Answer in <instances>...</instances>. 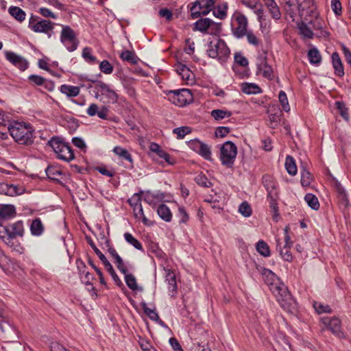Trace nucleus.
Listing matches in <instances>:
<instances>
[{
  "label": "nucleus",
  "instance_id": "nucleus-1",
  "mask_svg": "<svg viewBox=\"0 0 351 351\" xmlns=\"http://www.w3.org/2000/svg\"><path fill=\"white\" fill-rule=\"evenodd\" d=\"M257 269L262 275L265 282L269 285L271 291L276 298L280 306L288 312H292L295 310L297 307L296 302L291 297L287 287L283 284L278 285L274 282L276 279V274L271 270L261 267H257Z\"/></svg>",
  "mask_w": 351,
  "mask_h": 351
},
{
  "label": "nucleus",
  "instance_id": "nucleus-2",
  "mask_svg": "<svg viewBox=\"0 0 351 351\" xmlns=\"http://www.w3.org/2000/svg\"><path fill=\"white\" fill-rule=\"evenodd\" d=\"M10 135L16 142L21 145H30L34 142V129L29 123L12 121L8 125Z\"/></svg>",
  "mask_w": 351,
  "mask_h": 351
},
{
  "label": "nucleus",
  "instance_id": "nucleus-3",
  "mask_svg": "<svg viewBox=\"0 0 351 351\" xmlns=\"http://www.w3.org/2000/svg\"><path fill=\"white\" fill-rule=\"evenodd\" d=\"M57 157L64 161L69 162L74 159L75 155L71 147L58 137L51 138L47 143Z\"/></svg>",
  "mask_w": 351,
  "mask_h": 351
},
{
  "label": "nucleus",
  "instance_id": "nucleus-4",
  "mask_svg": "<svg viewBox=\"0 0 351 351\" xmlns=\"http://www.w3.org/2000/svg\"><path fill=\"white\" fill-rule=\"evenodd\" d=\"M207 53L209 57L225 62L230 56V49L224 40L215 38L209 43Z\"/></svg>",
  "mask_w": 351,
  "mask_h": 351
},
{
  "label": "nucleus",
  "instance_id": "nucleus-5",
  "mask_svg": "<svg viewBox=\"0 0 351 351\" xmlns=\"http://www.w3.org/2000/svg\"><path fill=\"white\" fill-rule=\"evenodd\" d=\"M28 27L36 33H43L51 36L54 23L50 21L43 19L38 16L32 15L29 19Z\"/></svg>",
  "mask_w": 351,
  "mask_h": 351
},
{
  "label": "nucleus",
  "instance_id": "nucleus-6",
  "mask_svg": "<svg viewBox=\"0 0 351 351\" xmlns=\"http://www.w3.org/2000/svg\"><path fill=\"white\" fill-rule=\"evenodd\" d=\"M237 154L236 145L231 141H226L223 144L220 150V160L221 163L228 167H231Z\"/></svg>",
  "mask_w": 351,
  "mask_h": 351
},
{
  "label": "nucleus",
  "instance_id": "nucleus-7",
  "mask_svg": "<svg viewBox=\"0 0 351 351\" xmlns=\"http://www.w3.org/2000/svg\"><path fill=\"white\" fill-rule=\"evenodd\" d=\"M216 0H198L191 8V15L195 19L201 15H206L214 8Z\"/></svg>",
  "mask_w": 351,
  "mask_h": 351
},
{
  "label": "nucleus",
  "instance_id": "nucleus-8",
  "mask_svg": "<svg viewBox=\"0 0 351 351\" xmlns=\"http://www.w3.org/2000/svg\"><path fill=\"white\" fill-rule=\"evenodd\" d=\"M61 42L64 44L69 51H75L78 45L75 34L69 26H64L61 32Z\"/></svg>",
  "mask_w": 351,
  "mask_h": 351
},
{
  "label": "nucleus",
  "instance_id": "nucleus-9",
  "mask_svg": "<svg viewBox=\"0 0 351 351\" xmlns=\"http://www.w3.org/2000/svg\"><path fill=\"white\" fill-rule=\"evenodd\" d=\"M324 325L323 330H328L338 338L344 337L341 330V321L338 317H324L321 319Z\"/></svg>",
  "mask_w": 351,
  "mask_h": 351
},
{
  "label": "nucleus",
  "instance_id": "nucleus-10",
  "mask_svg": "<svg viewBox=\"0 0 351 351\" xmlns=\"http://www.w3.org/2000/svg\"><path fill=\"white\" fill-rule=\"evenodd\" d=\"M256 66L257 75H261L263 77L268 80H271L273 78V69L267 62V53L265 51H263V53L258 56Z\"/></svg>",
  "mask_w": 351,
  "mask_h": 351
},
{
  "label": "nucleus",
  "instance_id": "nucleus-11",
  "mask_svg": "<svg viewBox=\"0 0 351 351\" xmlns=\"http://www.w3.org/2000/svg\"><path fill=\"white\" fill-rule=\"evenodd\" d=\"M170 100L176 106H183L193 100V95L190 90L181 89L171 91Z\"/></svg>",
  "mask_w": 351,
  "mask_h": 351
},
{
  "label": "nucleus",
  "instance_id": "nucleus-12",
  "mask_svg": "<svg viewBox=\"0 0 351 351\" xmlns=\"http://www.w3.org/2000/svg\"><path fill=\"white\" fill-rule=\"evenodd\" d=\"M6 59L21 71H25L28 66V62L22 56L12 51L5 52Z\"/></svg>",
  "mask_w": 351,
  "mask_h": 351
},
{
  "label": "nucleus",
  "instance_id": "nucleus-13",
  "mask_svg": "<svg viewBox=\"0 0 351 351\" xmlns=\"http://www.w3.org/2000/svg\"><path fill=\"white\" fill-rule=\"evenodd\" d=\"M267 189L268 194L267 199L269 200V207L271 211L274 213V217L278 215V204L276 202L277 198V192L276 191V184L271 183L270 186L267 184H265Z\"/></svg>",
  "mask_w": 351,
  "mask_h": 351
},
{
  "label": "nucleus",
  "instance_id": "nucleus-14",
  "mask_svg": "<svg viewBox=\"0 0 351 351\" xmlns=\"http://www.w3.org/2000/svg\"><path fill=\"white\" fill-rule=\"evenodd\" d=\"M106 243L108 247V252L111 255V256L114 259V263L116 264L119 270L121 273H125V265L122 258L118 254L116 250L110 245V242L108 240L106 239Z\"/></svg>",
  "mask_w": 351,
  "mask_h": 351
},
{
  "label": "nucleus",
  "instance_id": "nucleus-15",
  "mask_svg": "<svg viewBox=\"0 0 351 351\" xmlns=\"http://www.w3.org/2000/svg\"><path fill=\"white\" fill-rule=\"evenodd\" d=\"M7 228L9 229V235L11 236L12 240L18 236L22 237L23 235L24 228L21 221L9 224Z\"/></svg>",
  "mask_w": 351,
  "mask_h": 351
},
{
  "label": "nucleus",
  "instance_id": "nucleus-16",
  "mask_svg": "<svg viewBox=\"0 0 351 351\" xmlns=\"http://www.w3.org/2000/svg\"><path fill=\"white\" fill-rule=\"evenodd\" d=\"M176 71L183 80L187 82L193 81L194 79L193 72L183 64L179 63L176 65Z\"/></svg>",
  "mask_w": 351,
  "mask_h": 351
},
{
  "label": "nucleus",
  "instance_id": "nucleus-17",
  "mask_svg": "<svg viewBox=\"0 0 351 351\" xmlns=\"http://www.w3.org/2000/svg\"><path fill=\"white\" fill-rule=\"evenodd\" d=\"M277 250L279 251L281 257L284 261L291 262L293 260V256L290 252L291 246L282 245V242L277 239Z\"/></svg>",
  "mask_w": 351,
  "mask_h": 351
},
{
  "label": "nucleus",
  "instance_id": "nucleus-18",
  "mask_svg": "<svg viewBox=\"0 0 351 351\" xmlns=\"http://www.w3.org/2000/svg\"><path fill=\"white\" fill-rule=\"evenodd\" d=\"M194 144L199 154H200L206 160H212L210 148L208 145L200 141H196L194 143Z\"/></svg>",
  "mask_w": 351,
  "mask_h": 351
},
{
  "label": "nucleus",
  "instance_id": "nucleus-19",
  "mask_svg": "<svg viewBox=\"0 0 351 351\" xmlns=\"http://www.w3.org/2000/svg\"><path fill=\"white\" fill-rule=\"evenodd\" d=\"M332 66L335 71V74L339 77L344 75L343 66L337 52H334L332 54Z\"/></svg>",
  "mask_w": 351,
  "mask_h": 351
},
{
  "label": "nucleus",
  "instance_id": "nucleus-20",
  "mask_svg": "<svg viewBox=\"0 0 351 351\" xmlns=\"http://www.w3.org/2000/svg\"><path fill=\"white\" fill-rule=\"evenodd\" d=\"M16 214L15 207L13 205L6 204L0 206V220L8 219Z\"/></svg>",
  "mask_w": 351,
  "mask_h": 351
},
{
  "label": "nucleus",
  "instance_id": "nucleus-21",
  "mask_svg": "<svg viewBox=\"0 0 351 351\" xmlns=\"http://www.w3.org/2000/svg\"><path fill=\"white\" fill-rule=\"evenodd\" d=\"M149 149L151 152L156 153L160 158L164 159L169 164L173 163L170 160V156L166 152L162 150L157 143H152L149 146Z\"/></svg>",
  "mask_w": 351,
  "mask_h": 351
},
{
  "label": "nucleus",
  "instance_id": "nucleus-22",
  "mask_svg": "<svg viewBox=\"0 0 351 351\" xmlns=\"http://www.w3.org/2000/svg\"><path fill=\"white\" fill-rule=\"evenodd\" d=\"M265 3L268 8L272 18L275 20H279L281 18V13L275 1L267 0Z\"/></svg>",
  "mask_w": 351,
  "mask_h": 351
},
{
  "label": "nucleus",
  "instance_id": "nucleus-23",
  "mask_svg": "<svg viewBox=\"0 0 351 351\" xmlns=\"http://www.w3.org/2000/svg\"><path fill=\"white\" fill-rule=\"evenodd\" d=\"M31 233L34 236H40L44 232V226L39 218L32 221L30 225Z\"/></svg>",
  "mask_w": 351,
  "mask_h": 351
},
{
  "label": "nucleus",
  "instance_id": "nucleus-24",
  "mask_svg": "<svg viewBox=\"0 0 351 351\" xmlns=\"http://www.w3.org/2000/svg\"><path fill=\"white\" fill-rule=\"evenodd\" d=\"M157 213L159 215V217L165 221L169 222L171 220V213L168 206L164 204H160L158 207Z\"/></svg>",
  "mask_w": 351,
  "mask_h": 351
},
{
  "label": "nucleus",
  "instance_id": "nucleus-25",
  "mask_svg": "<svg viewBox=\"0 0 351 351\" xmlns=\"http://www.w3.org/2000/svg\"><path fill=\"white\" fill-rule=\"evenodd\" d=\"M134 214L136 218H141L143 223L146 226L153 225V222L150 221L144 215L142 205L136 203L134 207Z\"/></svg>",
  "mask_w": 351,
  "mask_h": 351
},
{
  "label": "nucleus",
  "instance_id": "nucleus-26",
  "mask_svg": "<svg viewBox=\"0 0 351 351\" xmlns=\"http://www.w3.org/2000/svg\"><path fill=\"white\" fill-rule=\"evenodd\" d=\"M60 92L67 97H76L80 93V88L78 86L63 84L60 86Z\"/></svg>",
  "mask_w": 351,
  "mask_h": 351
},
{
  "label": "nucleus",
  "instance_id": "nucleus-27",
  "mask_svg": "<svg viewBox=\"0 0 351 351\" xmlns=\"http://www.w3.org/2000/svg\"><path fill=\"white\" fill-rule=\"evenodd\" d=\"M46 175L48 178L53 180H58V178L62 175V171L57 166L49 165L45 169Z\"/></svg>",
  "mask_w": 351,
  "mask_h": 351
},
{
  "label": "nucleus",
  "instance_id": "nucleus-28",
  "mask_svg": "<svg viewBox=\"0 0 351 351\" xmlns=\"http://www.w3.org/2000/svg\"><path fill=\"white\" fill-rule=\"evenodd\" d=\"M210 23L211 19L208 18L201 19L194 23V29L207 33Z\"/></svg>",
  "mask_w": 351,
  "mask_h": 351
},
{
  "label": "nucleus",
  "instance_id": "nucleus-29",
  "mask_svg": "<svg viewBox=\"0 0 351 351\" xmlns=\"http://www.w3.org/2000/svg\"><path fill=\"white\" fill-rule=\"evenodd\" d=\"M10 14L19 22H23L25 19V12L20 8L12 6L9 8Z\"/></svg>",
  "mask_w": 351,
  "mask_h": 351
},
{
  "label": "nucleus",
  "instance_id": "nucleus-30",
  "mask_svg": "<svg viewBox=\"0 0 351 351\" xmlns=\"http://www.w3.org/2000/svg\"><path fill=\"white\" fill-rule=\"evenodd\" d=\"M241 89L246 94H256L261 92V88L253 83H243L241 84Z\"/></svg>",
  "mask_w": 351,
  "mask_h": 351
},
{
  "label": "nucleus",
  "instance_id": "nucleus-31",
  "mask_svg": "<svg viewBox=\"0 0 351 351\" xmlns=\"http://www.w3.org/2000/svg\"><path fill=\"white\" fill-rule=\"evenodd\" d=\"M125 275V281L127 286L132 290L136 291L138 289V285L135 276L132 274L128 273L127 267H125V273H123Z\"/></svg>",
  "mask_w": 351,
  "mask_h": 351
},
{
  "label": "nucleus",
  "instance_id": "nucleus-32",
  "mask_svg": "<svg viewBox=\"0 0 351 351\" xmlns=\"http://www.w3.org/2000/svg\"><path fill=\"white\" fill-rule=\"evenodd\" d=\"M285 168L289 174L295 176L297 173V167L293 157L288 156L285 160Z\"/></svg>",
  "mask_w": 351,
  "mask_h": 351
},
{
  "label": "nucleus",
  "instance_id": "nucleus-33",
  "mask_svg": "<svg viewBox=\"0 0 351 351\" xmlns=\"http://www.w3.org/2000/svg\"><path fill=\"white\" fill-rule=\"evenodd\" d=\"M120 58L123 61H127L131 64H136L138 62V58L133 51L125 50L121 53Z\"/></svg>",
  "mask_w": 351,
  "mask_h": 351
},
{
  "label": "nucleus",
  "instance_id": "nucleus-34",
  "mask_svg": "<svg viewBox=\"0 0 351 351\" xmlns=\"http://www.w3.org/2000/svg\"><path fill=\"white\" fill-rule=\"evenodd\" d=\"M113 152L117 155L118 156L125 159L129 161L130 163H132L133 160L131 154L128 152V151L120 146H116L113 149Z\"/></svg>",
  "mask_w": 351,
  "mask_h": 351
},
{
  "label": "nucleus",
  "instance_id": "nucleus-35",
  "mask_svg": "<svg viewBox=\"0 0 351 351\" xmlns=\"http://www.w3.org/2000/svg\"><path fill=\"white\" fill-rule=\"evenodd\" d=\"M141 306L144 313L153 321L159 322L162 323V322L160 319L158 314L156 313L155 309H151L148 308L147 304L145 302H143L141 304Z\"/></svg>",
  "mask_w": 351,
  "mask_h": 351
},
{
  "label": "nucleus",
  "instance_id": "nucleus-36",
  "mask_svg": "<svg viewBox=\"0 0 351 351\" xmlns=\"http://www.w3.org/2000/svg\"><path fill=\"white\" fill-rule=\"evenodd\" d=\"M308 57L311 64H318L321 62L322 56L319 51L316 48L311 49L308 51Z\"/></svg>",
  "mask_w": 351,
  "mask_h": 351
},
{
  "label": "nucleus",
  "instance_id": "nucleus-37",
  "mask_svg": "<svg viewBox=\"0 0 351 351\" xmlns=\"http://www.w3.org/2000/svg\"><path fill=\"white\" fill-rule=\"evenodd\" d=\"M300 34L304 38H313L314 34L308 25L304 23H301L298 25Z\"/></svg>",
  "mask_w": 351,
  "mask_h": 351
},
{
  "label": "nucleus",
  "instance_id": "nucleus-38",
  "mask_svg": "<svg viewBox=\"0 0 351 351\" xmlns=\"http://www.w3.org/2000/svg\"><path fill=\"white\" fill-rule=\"evenodd\" d=\"M304 200L312 209L315 210L319 209V203L315 195L311 193H308L305 195Z\"/></svg>",
  "mask_w": 351,
  "mask_h": 351
},
{
  "label": "nucleus",
  "instance_id": "nucleus-39",
  "mask_svg": "<svg viewBox=\"0 0 351 351\" xmlns=\"http://www.w3.org/2000/svg\"><path fill=\"white\" fill-rule=\"evenodd\" d=\"M166 281L169 285V291H174L177 289V284L175 274L170 269L166 270Z\"/></svg>",
  "mask_w": 351,
  "mask_h": 351
},
{
  "label": "nucleus",
  "instance_id": "nucleus-40",
  "mask_svg": "<svg viewBox=\"0 0 351 351\" xmlns=\"http://www.w3.org/2000/svg\"><path fill=\"white\" fill-rule=\"evenodd\" d=\"M88 243L94 250L95 254L98 256L101 261L103 263L105 268L109 267L111 265L110 263L107 260L106 256L102 254V252L96 247L95 244L93 243L92 240L88 241Z\"/></svg>",
  "mask_w": 351,
  "mask_h": 351
},
{
  "label": "nucleus",
  "instance_id": "nucleus-41",
  "mask_svg": "<svg viewBox=\"0 0 351 351\" xmlns=\"http://www.w3.org/2000/svg\"><path fill=\"white\" fill-rule=\"evenodd\" d=\"M228 9V5L226 3H221L217 6V8H213L212 10L213 11V14L215 16L223 19H224L227 14L226 10Z\"/></svg>",
  "mask_w": 351,
  "mask_h": 351
},
{
  "label": "nucleus",
  "instance_id": "nucleus-42",
  "mask_svg": "<svg viewBox=\"0 0 351 351\" xmlns=\"http://www.w3.org/2000/svg\"><path fill=\"white\" fill-rule=\"evenodd\" d=\"M257 252L265 257L269 256L270 250L268 245L264 241H259L256 246Z\"/></svg>",
  "mask_w": 351,
  "mask_h": 351
},
{
  "label": "nucleus",
  "instance_id": "nucleus-43",
  "mask_svg": "<svg viewBox=\"0 0 351 351\" xmlns=\"http://www.w3.org/2000/svg\"><path fill=\"white\" fill-rule=\"evenodd\" d=\"M0 239L9 246L14 245L11 236L9 235V229H8L7 226L2 227L0 230Z\"/></svg>",
  "mask_w": 351,
  "mask_h": 351
},
{
  "label": "nucleus",
  "instance_id": "nucleus-44",
  "mask_svg": "<svg viewBox=\"0 0 351 351\" xmlns=\"http://www.w3.org/2000/svg\"><path fill=\"white\" fill-rule=\"evenodd\" d=\"M195 182L202 187L210 188L213 186L211 182H210L207 177L202 174H198L195 178Z\"/></svg>",
  "mask_w": 351,
  "mask_h": 351
},
{
  "label": "nucleus",
  "instance_id": "nucleus-45",
  "mask_svg": "<svg viewBox=\"0 0 351 351\" xmlns=\"http://www.w3.org/2000/svg\"><path fill=\"white\" fill-rule=\"evenodd\" d=\"M211 116L215 120L219 121L226 117H230L231 116V112L227 110L216 109L211 111Z\"/></svg>",
  "mask_w": 351,
  "mask_h": 351
},
{
  "label": "nucleus",
  "instance_id": "nucleus-46",
  "mask_svg": "<svg viewBox=\"0 0 351 351\" xmlns=\"http://www.w3.org/2000/svg\"><path fill=\"white\" fill-rule=\"evenodd\" d=\"M124 238L128 243L133 245L136 249L139 250H143V246L141 243L136 239H135L130 233L125 232L124 234Z\"/></svg>",
  "mask_w": 351,
  "mask_h": 351
},
{
  "label": "nucleus",
  "instance_id": "nucleus-47",
  "mask_svg": "<svg viewBox=\"0 0 351 351\" xmlns=\"http://www.w3.org/2000/svg\"><path fill=\"white\" fill-rule=\"evenodd\" d=\"M1 188L2 193H4L7 195L14 196L19 194L17 187L14 185L2 184Z\"/></svg>",
  "mask_w": 351,
  "mask_h": 351
},
{
  "label": "nucleus",
  "instance_id": "nucleus-48",
  "mask_svg": "<svg viewBox=\"0 0 351 351\" xmlns=\"http://www.w3.org/2000/svg\"><path fill=\"white\" fill-rule=\"evenodd\" d=\"M239 212L245 217H248L252 215V208L247 202H244L239 206Z\"/></svg>",
  "mask_w": 351,
  "mask_h": 351
},
{
  "label": "nucleus",
  "instance_id": "nucleus-49",
  "mask_svg": "<svg viewBox=\"0 0 351 351\" xmlns=\"http://www.w3.org/2000/svg\"><path fill=\"white\" fill-rule=\"evenodd\" d=\"M278 99H279L280 103L282 105L283 110L286 112H289L290 110V107H289V104L288 102L287 95L284 91H282V90L280 91L279 95H278Z\"/></svg>",
  "mask_w": 351,
  "mask_h": 351
},
{
  "label": "nucleus",
  "instance_id": "nucleus-50",
  "mask_svg": "<svg viewBox=\"0 0 351 351\" xmlns=\"http://www.w3.org/2000/svg\"><path fill=\"white\" fill-rule=\"evenodd\" d=\"M312 180V178L311 173L308 171L304 169L301 171V184L304 186H309Z\"/></svg>",
  "mask_w": 351,
  "mask_h": 351
},
{
  "label": "nucleus",
  "instance_id": "nucleus-51",
  "mask_svg": "<svg viewBox=\"0 0 351 351\" xmlns=\"http://www.w3.org/2000/svg\"><path fill=\"white\" fill-rule=\"evenodd\" d=\"M221 30V23H215L211 20L207 33L211 35H218Z\"/></svg>",
  "mask_w": 351,
  "mask_h": 351
},
{
  "label": "nucleus",
  "instance_id": "nucleus-52",
  "mask_svg": "<svg viewBox=\"0 0 351 351\" xmlns=\"http://www.w3.org/2000/svg\"><path fill=\"white\" fill-rule=\"evenodd\" d=\"M99 69L105 74H110L113 71V66L108 60L101 61Z\"/></svg>",
  "mask_w": 351,
  "mask_h": 351
},
{
  "label": "nucleus",
  "instance_id": "nucleus-53",
  "mask_svg": "<svg viewBox=\"0 0 351 351\" xmlns=\"http://www.w3.org/2000/svg\"><path fill=\"white\" fill-rule=\"evenodd\" d=\"M313 307L318 313L330 312V308L328 305H325L320 302H315L313 304Z\"/></svg>",
  "mask_w": 351,
  "mask_h": 351
},
{
  "label": "nucleus",
  "instance_id": "nucleus-54",
  "mask_svg": "<svg viewBox=\"0 0 351 351\" xmlns=\"http://www.w3.org/2000/svg\"><path fill=\"white\" fill-rule=\"evenodd\" d=\"M269 126L271 128H276L280 121V115L276 113L270 114L269 116Z\"/></svg>",
  "mask_w": 351,
  "mask_h": 351
},
{
  "label": "nucleus",
  "instance_id": "nucleus-55",
  "mask_svg": "<svg viewBox=\"0 0 351 351\" xmlns=\"http://www.w3.org/2000/svg\"><path fill=\"white\" fill-rule=\"evenodd\" d=\"M101 95H105L108 98V102L115 103L117 101V93L110 87L106 90L105 92L102 93Z\"/></svg>",
  "mask_w": 351,
  "mask_h": 351
},
{
  "label": "nucleus",
  "instance_id": "nucleus-56",
  "mask_svg": "<svg viewBox=\"0 0 351 351\" xmlns=\"http://www.w3.org/2000/svg\"><path fill=\"white\" fill-rule=\"evenodd\" d=\"M191 132L189 127H180L173 130V133L176 134L178 138H183L186 134Z\"/></svg>",
  "mask_w": 351,
  "mask_h": 351
},
{
  "label": "nucleus",
  "instance_id": "nucleus-57",
  "mask_svg": "<svg viewBox=\"0 0 351 351\" xmlns=\"http://www.w3.org/2000/svg\"><path fill=\"white\" fill-rule=\"evenodd\" d=\"M82 57L88 62H96V58L91 54V49L89 47L84 48L82 51Z\"/></svg>",
  "mask_w": 351,
  "mask_h": 351
},
{
  "label": "nucleus",
  "instance_id": "nucleus-58",
  "mask_svg": "<svg viewBox=\"0 0 351 351\" xmlns=\"http://www.w3.org/2000/svg\"><path fill=\"white\" fill-rule=\"evenodd\" d=\"M106 269L110 273L111 275L113 280L114 281L115 284L121 287L123 286V283L119 276L117 275L116 272L114 271L112 265H110L109 267H106Z\"/></svg>",
  "mask_w": 351,
  "mask_h": 351
},
{
  "label": "nucleus",
  "instance_id": "nucleus-59",
  "mask_svg": "<svg viewBox=\"0 0 351 351\" xmlns=\"http://www.w3.org/2000/svg\"><path fill=\"white\" fill-rule=\"evenodd\" d=\"M28 79L32 83L38 86L43 85L46 81L44 77L37 75H31L29 76Z\"/></svg>",
  "mask_w": 351,
  "mask_h": 351
},
{
  "label": "nucleus",
  "instance_id": "nucleus-60",
  "mask_svg": "<svg viewBox=\"0 0 351 351\" xmlns=\"http://www.w3.org/2000/svg\"><path fill=\"white\" fill-rule=\"evenodd\" d=\"M335 105L337 106V108L340 112V114L345 119H348V114L347 112V109L345 107V105L343 102L341 101H337L335 103Z\"/></svg>",
  "mask_w": 351,
  "mask_h": 351
},
{
  "label": "nucleus",
  "instance_id": "nucleus-61",
  "mask_svg": "<svg viewBox=\"0 0 351 351\" xmlns=\"http://www.w3.org/2000/svg\"><path fill=\"white\" fill-rule=\"evenodd\" d=\"M331 8L336 15L341 14V4L339 0H331Z\"/></svg>",
  "mask_w": 351,
  "mask_h": 351
},
{
  "label": "nucleus",
  "instance_id": "nucleus-62",
  "mask_svg": "<svg viewBox=\"0 0 351 351\" xmlns=\"http://www.w3.org/2000/svg\"><path fill=\"white\" fill-rule=\"evenodd\" d=\"M234 34L237 38H242L247 34V27L238 25L235 28Z\"/></svg>",
  "mask_w": 351,
  "mask_h": 351
},
{
  "label": "nucleus",
  "instance_id": "nucleus-63",
  "mask_svg": "<svg viewBox=\"0 0 351 351\" xmlns=\"http://www.w3.org/2000/svg\"><path fill=\"white\" fill-rule=\"evenodd\" d=\"M39 13L44 17L51 18L54 19L57 18L56 15L53 12L46 8H40L39 9Z\"/></svg>",
  "mask_w": 351,
  "mask_h": 351
},
{
  "label": "nucleus",
  "instance_id": "nucleus-64",
  "mask_svg": "<svg viewBox=\"0 0 351 351\" xmlns=\"http://www.w3.org/2000/svg\"><path fill=\"white\" fill-rule=\"evenodd\" d=\"M230 130L228 127H219L215 132V134L217 137L223 138L229 133Z\"/></svg>",
  "mask_w": 351,
  "mask_h": 351
}]
</instances>
